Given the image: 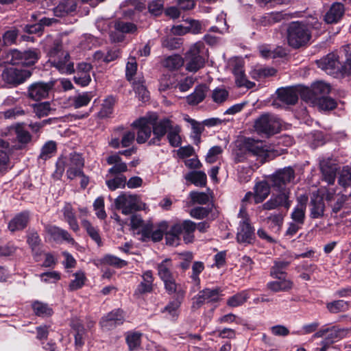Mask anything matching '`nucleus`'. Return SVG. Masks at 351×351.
<instances>
[{"instance_id": "1", "label": "nucleus", "mask_w": 351, "mask_h": 351, "mask_svg": "<svg viewBox=\"0 0 351 351\" xmlns=\"http://www.w3.org/2000/svg\"><path fill=\"white\" fill-rule=\"evenodd\" d=\"M172 123L173 121L169 119H158L156 113L151 112L134 121L132 125L138 130L136 136L138 143H145L150 138L149 145H159Z\"/></svg>"}, {"instance_id": "2", "label": "nucleus", "mask_w": 351, "mask_h": 351, "mask_svg": "<svg viewBox=\"0 0 351 351\" xmlns=\"http://www.w3.org/2000/svg\"><path fill=\"white\" fill-rule=\"evenodd\" d=\"M45 50L49 57L51 65L62 74L74 73V64L70 60L69 53L63 50L61 40L56 38L48 37L45 41Z\"/></svg>"}, {"instance_id": "3", "label": "nucleus", "mask_w": 351, "mask_h": 351, "mask_svg": "<svg viewBox=\"0 0 351 351\" xmlns=\"http://www.w3.org/2000/svg\"><path fill=\"white\" fill-rule=\"evenodd\" d=\"M84 161L82 156L77 153H71L68 156H63L58 158L56 162V169L53 176L60 179L65 169L68 179L73 180L82 173V169Z\"/></svg>"}, {"instance_id": "4", "label": "nucleus", "mask_w": 351, "mask_h": 351, "mask_svg": "<svg viewBox=\"0 0 351 351\" xmlns=\"http://www.w3.org/2000/svg\"><path fill=\"white\" fill-rule=\"evenodd\" d=\"M311 33L307 27L300 22H292L287 29V42L293 48H299L308 43Z\"/></svg>"}, {"instance_id": "5", "label": "nucleus", "mask_w": 351, "mask_h": 351, "mask_svg": "<svg viewBox=\"0 0 351 351\" xmlns=\"http://www.w3.org/2000/svg\"><path fill=\"white\" fill-rule=\"evenodd\" d=\"M204 45L202 42L193 44L186 53L184 60L186 70L189 72H196L204 66L203 58Z\"/></svg>"}, {"instance_id": "6", "label": "nucleus", "mask_w": 351, "mask_h": 351, "mask_svg": "<svg viewBox=\"0 0 351 351\" xmlns=\"http://www.w3.org/2000/svg\"><path fill=\"white\" fill-rule=\"evenodd\" d=\"M281 123L279 119L272 114H265L257 119L254 128L257 133L269 136L279 132Z\"/></svg>"}, {"instance_id": "7", "label": "nucleus", "mask_w": 351, "mask_h": 351, "mask_svg": "<svg viewBox=\"0 0 351 351\" xmlns=\"http://www.w3.org/2000/svg\"><path fill=\"white\" fill-rule=\"evenodd\" d=\"M295 171L290 167L276 171L270 178L272 188L276 191L289 190L287 186L293 182Z\"/></svg>"}, {"instance_id": "8", "label": "nucleus", "mask_w": 351, "mask_h": 351, "mask_svg": "<svg viewBox=\"0 0 351 351\" xmlns=\"http://www.w3.org/2000/svg\"><path fill=\"white\" fill-rule=\"evenodd\" d=\"M31 75L32 72L29 70L10 66L3 69L1 78L5 84L15 87L25 82Z\"/></svg>"}, {"instance_id": "9", "label": "nucleus", "mask_w": 351, "mask_h": 351, "mask_svg": "<svg viewBox=\"0 0 351 351\" xmlns=\"http://www.w3.org/2000/svg\"><path fill=\"white\" fill-rule=\"evenodd\" d=\"M114 205L117 209L121 210V213L125 215L141 209L138 197L125 193L121 194L115 199Z\"/></svg>"}, {"instance_id": "10", "label": "nucleus", "mask_w": 351, "mask_h": 351, "mask_svg": "<svg viewBox=\"0 0 351 351\" xmlns=\"http://www.w3.org/2000/svg\"><path fill=\"white\" fill-rule=\"evenodd\" d=\"M316 62L318 67L328 75H334L342 73L343 63L337 53H329L326 57L317 60Z\"/></svg>"}, {"instance_id": "11", "label": "nucleus", "mask_w": 351, "mask_h": 351, "mask_svg": "<svg viewBox=\"0 0 351 351\" xmlns=\"http://www.w3.org/2000/svg\"><path fill=\"white\" fill-rule=\"evenodd\" d=\"M238 217L240 219L239 226L237 234V241L240 243H250L254 239V229L250 223L247 213L239 211Z\"/></svg>"}, {"instance_id": "12", "label": "nucleus", "mask_w": 351, "mask_h": 351, "mask_svg": "<svg viewBox=\"0 0 351 351\" xmlns=\"http://www.w3.org/2000/svg\"><path fill=\"white\" fill-rule=\"evenodd\" d=\"M124 322V313L122 310L118 308L114 309L103 316L99 322V325L102 330L108 331L123 324Z\"/></svg>"}, {"instance_id": "13", "label": "nucleus", "mask_w": 351, "mask_h": 351, "mask_svg": "<svg viewBox=\"0 0 351 351\" xmlns=\"http://www.w3.org/2000/svg\"><path fill=\"white\" fill-rule=\"evenodd\" d=\"M221 296V290L219 288H206L199 291V293L193 298L192 307L193 308H198L205 302H218Z\"/></svg>"}, {"instance_id": "14", "label": "nucleus", "mask_w": 351, "mask_h": 351, "mask_svg": "<svg viewBox=\"0 0 351 351\" xmlns=\"http://www.w3.org/2000/svg\"><path fill=\"white\" fill-rule=\"evenodd\" d=\"M53 86V82H35L29 85L27 90L28 97L34 100L39 101L46 98L50 90Z\"/></svg>"}, {"instance_id": "15", "label": "nucleus", "mask_w": 351, "mask_h": 351, "mask_svg": "<svg viewBox=\"0 0 351 351\" xmlns=\"http://www.w3.org/2000/svg\"><path fill=\"white\" fill-rule=\"evenodd\" d=\"M279 194L276 196L271 197L267 202L263 205V208L265 210H272L279 206H285L289 208L291 203L289 200L290 194L289 190L277 191Z\"/></svg>"}, {"instance_id": "16", "label": "nucleus", "mask_w": 351, "mask_h": 351, "mask_svg": "<svg viewBox=\"0 0 351 351\" xmlns=\"http://www.w3.org/2000/svg\"><path fill=\"white\" fill-rule=\"evenodd\" d=\"M93 66L90 63L82 62L77 66L76 75L74 76L75 82L81 86H86L91 82L90 72Z\"/></svg>"}, {"instance_id": "17", "label": "nucleus", "mask_w": 351, "mask_h": 351, "mask_svg": "<svg viewBox=\"0 0 351 351\" xmlns=\"http://www.w3.org/2000/svg\"><path fill=\"white\" fill-rule=\"evenodd\" d=\"M298 92L297 88H282L277 90L278 99L284 104L293 105L298 99Z\"/></svg>"}, {"instance_id": "18", "label": "nucleus", "mask_w": 351, "mask_h": 351, "mask_svg": "<svg viewBox=\"0 0 351 351\" xmlns=\"http://www.w3.org/2000/svg\"><path fill=\"white\" fill-rule=\"evenodd\" d=\"M143 281L137 286L134 294L137 295L150 293L153 290L154 276L152 271L147 270L142 275Z\"/></svg>"}, {"instance_id": "19", "label": "nucleus", "mask_w": 351, "mask_h": 351, "mask_svg": "<svg viewBox=\"0 0 351 351\" xmlns=\"http://www.w3.org/2000/svg\"><path fill=\"white\" fill-rule=\"evenodd\" d=\"M46 232L52 237L54 241H66L69 243L74 244L75 241L70 234L65 230L61 229L55 226H47Z\"/></svg>"}, {"instance_id": "20", "label": "nucleus", "mask_w": 351, "mask_h": 351, "mask_svg": "<svg viewBox=\"0 0 351 351\" xmlns=\"http://www.w3.org/2000/svg\"><path fill=\"white\" fill-rule=\"evenodd\" d=\"M77 3L75 0H64L54 9V15L57 17H63L75 12Z\"/></svg>"}, {"instance_id": "21", "label": "nucleus", "mask_w": 351, "mask_h": 351, "mask_svg": "<svg viewBox=\"0 0 351 351\" xmlns=\"http://www.w3.org/2000/svg\"><path fill=\"white\" fill-rule=\"evenodd\" d=\"M29 219L28 211L22 212L16 215L8 223V229L11 232H15L24 229Z\"/></svg>"}, {"instance_id": "22", "label": "nucleus", "mask_w": 351, "mask_h": 351, "mask_svg": "<svg viewBox=\"0 0 351 351\" xmlns=\"http://www.w3.org/2000/svg\"><path fill=\"white\" fill-rule=\"evenodd\" d=\"M108 165H112L108 170L110 174H119L128 171L126 163L122 161L119 154H114L108 156L106 159Z\"/></svg>"}, {"instance_id": "23", "label": "nucleus", "mask_w": 351, "mask_h": 351, "mask_svg": "<svg viewBox=\"0 0 351 351\" xmlns=\"http://www.w3.org/2000/svg\"><path fill=\"white\" fill-rule=\"evenodd\" d=\"M325 204L324 199L318 196L314 195L310 202V216L313 219L321 218L324 216Z\"/></svg>"}, {"instance_id": "24", "label": "nucleus", "mask_w": 351, "mask_h": 351, "mask_svg": "<svg viewBox=\"0 0 351 351\" xmlns=\"http://www.w3.org/2000/svg\"><path fill=\"white\" fill-rule=\"evenodd\" d=\"M208 91V87L205 84L196 86L193 93L186 97L187 103L192 106L197 105L205 99Z\"/></svg>"}, {"instance_id": "25", "label": "nucleus", "mask_w": 351, "mask_h": 351, "mask_svg": "<svg viewBox=\"0 0 351 351\" xmlns=\"http://www.w3.org/2000/svg\"><path fill=\"white\" fill-rule=\"evenodd\" d=\"M306 200V198L302 199V197H300L298 199V203L291 214V218L293 222L302 226L304 224L305 219Z\"/></svg>"}, {"instance_id": "26", "label": "nucleus", "mask_w": 351, "mask_h": 351, "mask_svg": "<svg viewBox=\"0 0 351 351\" xmlns=\"http://www.w3.org/2000/svg\"><path fill=\"white\" fill-rule=\"evenodd\" d=\"M343 13V5L341 3H334L325 15V21L327 23H337L342 17Z\"/></svg>"}, {"instance_id": "27", "label": "nucleus", "mask_w": 351, "mask_h": 351, "mask_svg": "<svg viewBox=\"0 0 351 351\" xmlns=\"http://www.w3.org/2000/svg\"><path fill=\"white\" fill-rule=\"evenodd\" d=\"M175 224L180 227V234L184 233V241L187 243H192L194 240L193 232L196 230V223L191 220H184L182 223Z\"/></svg>"}, {"instance_id": "28", "label": "nucleus", "mask_w": 351, "mask_h": 351, "mask_svg": "<svg viewBox=\"0 0 351 351\" xmlns=\"http://www.w3.org/2000/svg\"><path fill=\"white\" fill-rule=\"evenodd\" d=\"M293 282L282 277L278 280L271 281L267 284V288L273 292L288 291L293 287Z\"/></svg>"}, {"instance_id": "29", "label": "nucleus", "mask_w": 351, "mask_h": 351, "mask_svg": "<svg viewBox=\"0 0 351 351\" xmlns=\"http://www.w3.org/2000/svg\"><path fill=\"white\" fill-rule=\"evenodd\" d=\"M62 213L64 218L65 221L69 223L70 228L74 232H77L80 229V227L71 204L69 203H66L62 208Z\"/></svg>"}, {"instance_id": "30", "label": "nucleus", "mask_w": 351, "mask_h": 351, "mask_svg": "<svg viewBox=\"0 0 351 351\" xmlns=\"http://www.w3.org/2000/svg\"><path fill=\"white\" fill-rule=\"evenodd\" d=\"M320 168L324 180L330 184L334 183L337 167L335 165L330 164L328 160H322L320 162Z\"/></svg>"}, {"instance_id": "31", "label": "nucleus", "mask_w": 351, "mask_h": 351, "mask_svg": "<svg viewBox=\"0 0 351 351\" xmlns=\"http://www.w3.org/2000/svg\"><path fill=\"white\" fill-rule=\"evenodd\" d=\"M93 97V92H84L71 97V104L75 108H80L87 106L90 103Z\"/></svg>"}, {"instance_id": "32", "label": "nucleus", "mask_w": 351, "mask_h": 351, "mask_svg": "<svg viewBox=\"0 0 351 351\" xmlns=\"http://www.w3.org/2000/svg\"><path fill=\"white\" fill-rule=\"evenodd\" d=\"M348 333V330L346 328H340L337 326H333L327 328L326 337L324 340L327 342L331 341V345L335 341L344 338Z\"/></svg>"}, {"instance_id": "33", "label": "nucleus", "mask_w": 351, "mask_h": 351, "mask_svg": "<svg viewBox=\"0 0 351 351\" xmlns=\"http://www.w3.org/2000/svg\"><path fill=\"white\" fill-rule=\"evenodd\" d=\"M181 128L173 122L167 132V139L169 144L173 147H179L182 143L180 136Z\"/></svg>"}, {"instance_id": "34", "label": "nucleus", "mask_w": 351, "mask_h": 351, "mask_svg": "<svg viewBox=\"0 0 351 351\" xmlns=\"http://www.w3.org/2000/svg\"><path fill=\"white\" fill-rule=\"evenodd\" d=\"M270 193V189L266 182H259L254 186V199L255 204H258L265 200Z\"/></svg>"}, {"instance_id": "35", "label": "nucleus", "mask_w": 351, "mask_h": 351, "mask_svg": "<svg viewBox=\"0 0 351 351\" xmlns=\"http://www.w3.org/2000/svg\"><path fill=\"white\" fill-rule=\"evenodd\" d=\"M158 275L163 280L173 276L172 274L173 265L171 261L166 258L157 265Z\"/></svg>"}, {"instance_id": "36", "label": "nucleus", "mask_w": 351, "mask_h": 351, "mask_svg": "<svg viewBox=\"0 0 351 351\" xmlns=\"http://www.w3.org/2000/svg\"><path fill=\"white\" fill-rule=\"evenodd\" d=\"M210 97L217 105H222L229 98V92L224 87H217L213 89Z\"/></svg>"}, {"instance_id": "37", "label": "nucleus", "mask_w": 351, "mask_h": 351, "mask_svg": "<svg viewBox=\"0 0 351 351\" xmlns=\"http://www.w3.org/2000/svg\"><path fill=\"white\" fill-rule=\"evenodd\" d=\"M184 178L197 186H204L207 180L206 173L201 171L189 172Z\"/></svg>"}, {"instance_id": "38", "label": "nucleus", "mask_w": 351, "mask_h": 351, "mask_svg": "<svg viewBox=\"0 0 351 351\" xmlns=\"http://www.w3.org/2000/svg\"><path fill=\"white\" fill-rule=\"evenodd\" d=\"M169 225L167 221H162L158 223L157 228L151 231H146V235L150 237L154 241H159L162 240L164 234L166 235Z\"/></svg>"}, {"instance_id": "39", "label": "nucleus", "mask_w": 351, "mask_h": 351, "mask_svg": "<svg viewBox=\"0 0 351 351\" xmlns=\"http://www.w3.org/2000/svg\"><path fill=\"white\" fill-rule=\"evenodd\" d=\"M143 82V78L139 77L138 80H134L132 82V85L138 99L143 101H146L148 100L149 95Z\"/></svg>"}, {"instance_id": "40", "label": "nucleus", "mask_w": 351, "mask_h": 351, "mask_svg": "<svg viewBox=\"0 0 351 351\" xmlns=\"http://www.w3.org/2000/svg\"><path fill=\"white\" fill-rule=\"evenodd\" d=\"M184 59L179 55H173L165 58L162 62L163 66L169 70H177L184 64Z\"/></svg>"}, {"instance_id": "41", "label": "nucleus", "mask_w": 351, "mask_h": 351, "mask_svg": "<svg viewBox=\"0 0 351 351\" xmlns=\"http://www.w3.org/2000/svg\"><path fill=\"white\" fill-rule=\"evenodd\" d=\"M233 73L235 75L236 84L239 86H245L250 88L254 86V83L248 81L245 76L243 68L241 66H237L233 69Z\"/></svg>"}, {"instance_id": "42", "label": "nucleus", "mask_w": 351, "mask_h": 351, "mask_svg": "<svg viewBox=\"0 0 351 351\" xmlns=\"http://www.w3.org/2000/svg\"><path fill=\"white\" fill-rule=\"evenodd\" d=\"M142 334L136 331L126 333L125 339L130 350H136L141 346Z\"/></svg>"}, {"instance_id": "43", "label": "nucleus", "mask_w": 351, "mask_h": 351, "mask_svg": "<svg viewBox=\"0 0 351 351\" xmlns=\"http://www.w3.org/2000/svg\"><path fill=\"white\" fill-rule=\"evenodd\" d=\"M180 234V227L174 223L170 228L169 227L166 234L167 243L170 245H176L179 242V236Z\"/></svg>"}, {"instance_id": "44", "label": "nucleus", "mask_w": 351, "mask_h": 351, "mask_svg": "<svg viewBox=\"0 0 351 351\" xmlns=\"http://www.w3.org/2000/svg\"><path fill=\"white\" fill-rule=\"evenodd\" d=\"M265 221L271 230L277 233L282 225L283 217L280 214L271 215Z\"/></svg>"}, {"instance_id": "45", "label": "nucleus", "mask_w": 351, "mask_h": 351, "mask_svg": "<svg viewBox=\"0 0 351 351\" xmlns=\"http://www.w3.org/2000/svg\"><path fill=\"white\" fill-rule=\"evenodd\" d=\"M32 308L34 313L38 316H50L53 313L52 308L47 304L38 301H36L32 304Z\"/></svg>"}, {"instance_id": "46", "label": "nucleus", "mask_w": 351, "mask_h": 351, "mask_svg": "<svg viewBox=\"0 0 351 351\" xmlns=\"http://www.w3.org/2000/svg\"><path fill=\"white\" fill-rule=\"evenodd\" d=\"M247 150L249 154L258 156H265L267 155L265 146L262 142L252 140L248 143Z\"/></svg>"}, {"instance_id": "47", "label": "nucleus", "mask_w": 351, "mask_h": 351, "mask_svg": "<svg viewBox=\"0 0 351 351\" xmlns=\"http://www.w3.org/2000/svg\"><path fill=\"white\" fill-rule=\"evenodd\" d=\"M326 308L331 313H338L348 311L349 304L344 300H336L327 303Z\"/></svg>"}, {"instance_id": "48", "label": "nucleus", "mask_w": 351, "mask_h": 351, "mask_svg": "<svg viewBox=\"0 0 351 351\" xmlns=\"http://www.w3.org/2000/svg\"><path fill=\"white\" fill-rule=\"evenodd\" d=\"M162 281L164 282L165 289L169 294L175 293H178L181 295L184 294V291H182L180 285L176 283L173 276L171 278H167Z\"/></svg>"}, {"instance_id": "49", "label": "nucleus", "mask_w": 351, "mask_h": 351, "mask_svg": "<svg viewBox=\"0 0 351 351\" xmlns=\"http://www.w3.org/2000/svg\"><path fill=\"white\" fill-rule=\"evenodd\" d=\"M316 104L320 110H330L336 107L337 102L331 97L320 96L316 98Z\"/></svg>"}, {"instance_id": "50", "label": "nucleus", "mask_w": 351, "mask_h": 351, "mask_svg": "<svg viewBox=\"0 0 351 351\" xmlns=\"http://www.w3.org/2000/svg\"><path fill=\"white\" fill-rule=\"evenodd\" d=\"M73 328L75 331V345L77 348H80L84 344V338L85 336V329L81 323L77 322L73 324Z\"/></svg>"}, {"instance_id": "51", "label": "nucleus", "mask_w": 351, "mask_h": 351, "mask_svg": "<svg viewBox=\"0 0 351 351\" xmlns=\"http://www.w3.org/2000/svg\"><path fill=\"white\" fill-rule=\"evenodd\" d=\"M56 151V144L54 141L47 142L42 147L39 158L46 160L51 158Z\"/></svg>"}, {"instance_id": "52", "label": "nucleus", "mask_w": 351, "mask_h": 351, "mask_svg": "<svg viewBox=\"0 0 351 351\" xmlns=\"http://www.w3.org/2000/svg\"><path fill=\"white\" fill-rule=\"evenodd\" d=\"M248 298L247 291H242L230 297L227 301V304L231 307H237L245 303Z\"/></svg>"}, {"instance_id": "53", "label": "nucleus", "mask_w": 351, "mask_h": 351, "mask_svg": "<svg viewBox=\"0 0 351 351\" xmlns=\"http://www.w3.org/2000/svg\"><path fill=\"white\" fill-rule=\"evenodd\" d=\"M82 225L91 239L99 245L101 243V240L98 230L93 227L88 221L85 219L82 221Z\"/></svg>"}, {"instance_id": "54", "label": "nucleus", "mask_w": 351, "mask_h": 351, "mask_svg": "<svg viewBox=\"0 0 351 351\" xmlns=\"http://www.w3.org/2000/svg\"><path fill=\"white\" fill-rule=\"evenodd\" d=\"M114 28L116 30L125 34L134 33L137 29L136 25L135 24L120 20L115 22Z\"/></svg>"}, {"instance_id": "55", "label": "nucleus", "mask_w": 351, "mask_h": 351, "mask_svg": "<svg viewBox=\"0 0 351 351\" xmlns=\"http://www.w3.org/2000/svg\"><path fill=\"white\" fill-rule=\"evenodd\" d=\"M137 71V62L136 61L135 58L130 57L128 59V61L126 64L125 68V76L128 81L133 82L134 80H136L134 78Z\"/></svg>"}, {"instance_id": "56", "label": "nucleus", "mask_w": 351, "mask_h": 351, "mask_svg": "<svg viewBox=\"0 0 351 351\" xmlns=\"http://www.w3.org/2000/svg\"><path fill=\"white\" fill-rule=\"evenodd\" d=\"M180 302L174 300L169 302L162 310V313H167V315L172 319H175L178 315V308Z\"/></svg>"}, {"instance_id": "57", "label": "nucleus", "mask_w": 351, "mask_h": 351, "mask_svg": "<svg viewBox=\"0 0 351 351\" xmlns=\"http://www.w3.org/2000/svg\"><path fill=\"white\" fill-rule=\"evenodd\" d=\"M39 58V53L36 50L23 51V65L29 66L35 64Z\"/></svg>"}, {"instance_id": "58", "label": "nucleus", "mask_w": 351, "mask_h": 351, "mask_svg": "<svg viewBox=\"0 0 351 351\" xmlns=\"http://www.w3.org/2000/svg\"><path fill=\"white\" fill-rule=\"evenodd\" d=\"M75 279L71 280L69 284V289L71 291L77 290L82 287L86 280V276L83 271H79L74 274Z\"/></svg>"}, {"instance_id": "59", "label": "nucleus", "mask_w": 351, "mask_h": 351, "mask_svg": "<svg viewBox=\"0 0 351 351\" xmlns=\"http://www.w3.org/2000/svg\"><path fill=\"white\" fill-rule=\"evenodd\" d=\"M126 184V178L123 176H119L112 179L106 180V185L111 191L119 188H123Z\"/></svg>"}, {"instance_id": "60", "label": "nucleus", "mask_w": 351, "mask_h": 351, "mask_svg": "<svg viewBox=\"0 0 351 351\" xmlns=\"http://www.w3.org/2000/svg\"><path fill=\"white\" fill-rule=\"evenodd\" d=\"M204 269V265L201 261H195L193 263L192 265V274L191 276V278L192 279L193 282L196 285H199L200 283V280L199 278V274L202 272V271Z\"/></svg>"}, {"instance_id": "61", "label": "nucleus", "mask_w": 351, "mask_h": 351, "mask_svg": "<svg viewBox=\"0 0 351 351\" xmlns=\"http://www.w3.org/2000/svg\"><path fill=\"white\" fill-rule=\"evenodd\" d=\"M330 91V86L324 82H317L313 86V92L317 97L319 95L324 96Z\"/></svg>"}, {"instance_id": "62", "label": "nucleus", "mask_w": 351, "mask_h": 351, "mask_svg": "<svg viewBox=\"0 0 351 351\" xmlns=\"http://www.w3.org/2000/svg\"><path fill=\"white\" fill-rule=\"evenodd\" d=\"M287 262H278L271 267L270 274L271 276L277 279H280L285 274L284 269L287 267Z\"/></svg>"}, {"instance_id": "63", "label": "nucleus", "mask_w": 351, "mask_h": 351, "mask_svg": "<svg viewBox=\"0 0 351 351\" xmlns=\"http://www.w3.org/2000/svg\"><path fill=\"white\" fill-rule=\"evenodd\" d=\"M114 104V97L112 96L108 97L102 104V108L100 111L101 116L103 117H108L112 112V109Z\"/></svg>"}, {"instance_id": "64", "label": "nucleus", "mask_w": 351, "mask_h": 351, "mask_svg": "<svg viewBox=\"0 0 351 351\" xmlns=\"http://www.w3.org/2000/svg\"><path fill=\"white\" fill-rule=\"evenodd\" d=\"M93 208L95 211V215L98 218L104 219L106 217L107 215L104 210V199L103 197H99L95 200Z\"/></svg>"}]
</instances>
